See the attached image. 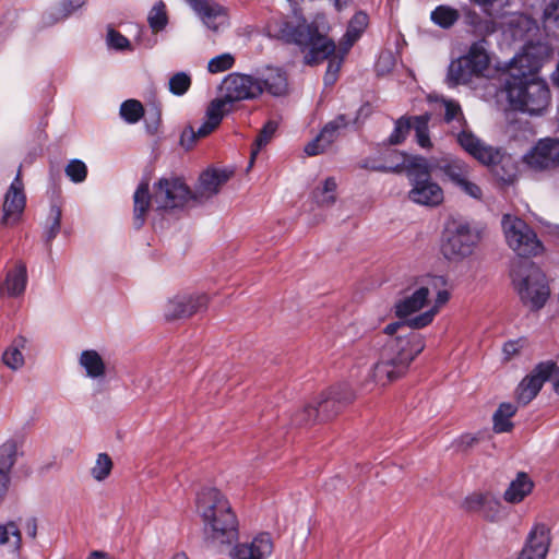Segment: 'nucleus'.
<instances>
[{"label": "nucleus", "mask_w": 559, "mask_h": 559, "mask_svg": "<svg viewBox=\"0 0 559 559\" xmlns=\"http://www.w3.org/2000/svg\"><path fill=\"white\" fill-rule=\"evenodd\" d=\"M508 246L520 257L537 255L543 245L535 231L521 218L504 214L501 219Z\"/></svg>", "instance_id": "obj_9"}, {"label": "nucleus", "mask_w": 559, "mask_h": 559, "mask_svg": "<svg viewBox=\"0 0 559 559\" xmlns=\"http://www.w3.org/2000/svg\"><path fill=\"white\" fill-rule=\"evenodd\" d=\"M353 0H333L334 8L337 11H342L344 8L348 7Z\"/></svg>", "instance_id": "obj_62"}, {"label": "nucleus", "mask_w": 559, "mask_h": 559, "mask_svg": "<svg viewBox=\"0 0 559 559\" xmlns=\"http://www.w3.org/2000/svg\"><path fill=\"white\" fill-rule=\"evenodd\" d=\"M526 17L522 16V15H516V14H511L508 16V24L509 25H520L522 24L523 22H526Z\"/></svg>", "instance_id": "obj_61"}, {"label": "nucleus", "mask_w": 559, "mask_h": 559, "mask_svg": "<svg viewBox=\"0 0 559 559\" xmlns=\"http://www.w3.org/2000/svg\"><path fill=\"white\" fill-rule=\"evenodd\" d=\"M199 136L197 135L193 128H186L180 136V144L187 150L191 148Z\"/></svg>", "instance_id": "obj_55"}, {"label": "nucleus", "mask_w": 559, "mask_h": 559, "mask_svg": "<svg viewBox=\"0 0 559 559\" xmlns=\"http://www.w3.org/2000/svg\"><path fill=\"white\" fill-rule=\"evenodd\" d=\"M25 202L26 198L23 191V182L20 174H17L4 197L1 224L5 226L16 224L25 209Z\"/></svg>", "instance_id": "obj_19"}, {"label": "nucleus", "mask_w": 559, "mask_h": 559, "mask_svg": "<svg viewBox=\"0 0 559 559\" xmlns=\"http://www.w3.org/2000/svg\"><path fill=\"white\" fill-rule=\"evenodd\" d=\"M408 198L416 204L436 207L443 202L444 193L439 183L432 181L430 177H417L412 179V189L408 191Z\"/></svg>", "instance_id": "obj_18"}, {"label": "nucleus", "mask_w": 559, "mask_h": 559, "mask_svg": "<svg viewBox=\"0 0 559 559\" xmlns=\"http://www.w3.org/2000/svg\"><path fill=\"white\" fill-rule=\"evenodd\" d=\"M217 127L218 124L205 118V121L200 126L195 133L199 138H204L213 132Z\"/></svg>", "instance_id": "obj_58"}, {"label": "nucleus", "mask_w": 559, "mask_h": 559, "mask_svg": "<svg viewBox=\"0 0 559 559\" xmlns=\"http://www.w3.org/2000/svg\"><path fill=\"white\" fill-rule=\"evenodd\" d=\"M506 92L514 109L530 115H540L550 102L548 85L537 78L523 80L512 73V80L506 81Z\"/></svg>", "instance_id": "obj_7"}, {"label": "nucleus", "mask_w": 559, "mask_h": 559, "mask_svg": "<svg viewBox=\"0 0 559 559\" xmlns=\"http://www.w3.org/2000/svg\"><path fill=\"white\" fill-rule=\"evenodd\" d=\"M368 25V15L364 12H357L349 21L347 31L344 35L346 49L353 46V44L361 36L365 28Z\"/></svg>", "instance_id": "obj_36"}, {"label": "nucleus", "mask_w": 559, "mask_h": 559, "mask_svg": "<svg viewBox=\"0 0 559 559\" xmlns=\"http://www.w3.org/2000/svg\"><path fill=\"white\" fill-rule=\"evenodd\" d=\"M548 368L549 367L540 366L539 364L520 382L516 389V399L519 403L526 405L538 394L545 382L543 372Z\"/></svg>", "instance_id": "obj_24"}, {"label": "nucleus", "mask_w": 559, "mask_h": 559, "mask_svg": "<svg viewBox=\"0 0 559 559\" xmlns=\"http://www.w3.org/2000/svg\"><path fill=\"white\" fill-rule=\"evenodd\" d=\"M112 461L107 453H99L94 466L91 468L92 477L97 481L105 480L111 473Z\"/></svg>", "instance_id": "obj_43"}, {"label": "nucleus", "mask_w": 559, "mask_h": 559, "mask_svg": "<svg viewBox=\"0 0 559 559\" xmlns=\"http://www.w3.org/2000/svg\"><path fill=\"white\" fill-rule=\"evenodd\" d=\"M79 366L86 378L103 381L106 378L107 366L103 356L95 349L82 350L78 358Z\"/></svg>", "instance_id": "obj_25"}, {"label": "nucleus", "mask_w": 559, "mask_h": 559, "mask_svg": "<svg viewBox=\"0 0 559 559\" xmlns=\"http://www.w3.org/2000/svg\"><path fill=\"white\" fill-rule=\"evenodd\" d=\"M428 116L413 117V129L415 131L416 142L423 148H430L432 146L428 133Z\"/></svg>", "instance_id": "obj_42"}, {"label": "nucleus", "mask_w": 559, "mask_h": 559, "mask_svg": "<svg viewBox=\"0 0 559 559\" xmlns=\"http://www.w3.org/2000/svg\"><path fill=\"white\" fill-rule=\"evenodd\" d=\"M478 240V234L467 222L452 221L444 233L442 254L450 261H461L473 253Z\"/></svg>", "instance_id": "obj_10"}, {"label": "nucleus", "mask_w": 559, "mask_h": 559, "mask_svg": "<svg viewBox=\"0 0 559 559\" xmlns=\"http://www.w3.org/2000/svg\"><path fill=\"white\" fill-rule=\"evenodd\" d=\"M460 145L479 163L491 167L493 173L503 182H511L515 169L510 156L504 155L500 150L485 144L469 131H462L457 134Z\"/></svg>", "instance_id": "obj_8"}, {"label": "nucleus", "mask_w": 559, "mask_h": 559, "mask_svg": "<svg viewBox=\"0 0 559 559\" xmlns=\"http://www.w3.org/2000/svg\"><path fill=\"white\" fill-rule=\"evenodd\" d=\"M550 546V531L545 524H536L530 532L518 559H546Z\"/></svg>", "instance_id": "obj_21"}, {"label": "nucleus", "mask_w": 559, "mask_h": 559, "mask_svg": "<svg viewBox=\"0 0 559 559\" xmlns=\"http://www.w3.org/2000/svg\"><path fill=\"white\" fill-rule=\"evenodd\" d=\"M436 293L433 305L427 311L408 319V325L413 329H423L429 325L440 309L449 301V284L444 276L427 275L423 277L418 287L396 304V316L406 318L424 308L428 302V296Z\"/></svg>", "instance_id": "obj_3"}, {"label": "nucleus", "mask_w": 559, "mask_h": 559, "mask_svg": "<svg viewBox=\"0 0 559 559\" xmlns=\"http://www.w3.org/2000/svg\"><path fill=\"white\" fill-rule=\"evenodd\" d=\"M407 329H412L408 325V320H406L405 322H395V323H391V324L386 325L385 333L389 335H393V334L397 333L399 331H405Z\"/></svg>", "instance_id": "obj_59"}, {"label": "nucleus", "mask_w": 559, "mask_h": 559, "mask_svg": "<svg viewBox=\"0 0 559 559\" xmlns=\"http://www.w3.org/2000/svg\"><path fill=\"white\" fill-rule=\"evenodd\" d=\"M523 164L533 171H547L559 165V140L542 139L522 157Z\"/></svg>", "instance_id": "obj_12"}, {"label": "nucleus", "mask_w": 559, "mask_h": 559, "mask_svg": "<svg viewBox=\"0 0 559 559\" xmlns=\"http://www.w3.org/2000/svg\"><path fill=\"white\" fill-rule=\"evenodd\" d=\"M466 64L475 72V75L483 74L489 67L488 43L485 39L474 43L467 55L463 57Z\"/></svg>", "instance_id": "obj_27"}, {"label": "nucleus", "mask_w": 559, "mask_h": 559, "mask_svg": "<svg viewBox=\"0 0 559 559\" xmlns=\"http://www.w3.org/2000/svg\"><path fill=\"white\" fill-rule=\"evenodd\" d=\"M424 348L423 337L415 332L399 334L391 338L383 347L379 361L369 370L370 381L379 385H386L401 378Z\"/></svg>", "instance_id": "obj_2"}, {"label": "nucleus", "mask_w": 559, "mask_h": 559, "mask_svg": "<svg viewBox=\"0 0 559 559\" xmlns=\"http://www.w3.org/2000/svg\"><path fill=\"white\" fill-rule=\"evenodd\" d=\"M168 85L174 95L181 96L189 90L191 79L187 73L178 72L169 79Z\"/></svg>", "instance_id": "obj_49"}, {"label": "nucleus", "mask_w": 559, "mask_h": 559, "mask_svg": "<svg viewBox=\"0 0 559 559\" xmlns=\"http://www.w3.org/2000/svg\"><path fill=\"white\" fill-rule=\"evenodd\" d=\"M341 66H342V59H337L335 57L331 58L329 60V64H328L326 71H332V73L338 74Z\"/></svg>", "instance_id": "obj_60"}, {"label": "nucleus", "mask_w": 559, "mask_h": 559, "mask_svg": "<svg viewBox=\"0 0 559 559\" xmlns=\"http://www.w3.org/2000/svg\"><path fill=\"white\" fill-rule=\"evenodd\" d=\"M460 12L455 8L440 4L430 13L431 22L443 29L451 28L459 20Z\"/></svg>", "instance_id": "obj_32"}, {"label": "nucleus", "mask_w": 559, "mask_h": 559, "mask_svg": "<svg viewBox=\"0 0 559 559\" xmlns=\"http://www.w3.org/2000/svg\"><path fill=\"white\" fill-rule=\"evenodd\" d=\"M231 103L224 96L212 100L206 109L205 118L218 124L222 122L224 116L229 111Z\"/></svg>", "instance_id": "obj_41"}, {"label": "nucleus", "mask_w": 559, "mask_h": 559, "mask_svg": "<svg viewBox=\"0 0 559 559\" xmlns=\"http://www.w3.org/2000/svg\"><path fill=\"white\" fill-rule=\"evenodd\" d=\"M195 511L203 534L213 545H230L238 539L239 522L228 498L217 488H203L195 498Z\"/></svg>", "instance_id": "obj_1"}, {"label": "nucleus", "mask_w": 559, "mask_h": 559, "mask_svg": "<svg viewBox=\"0 0 559 559\" xmlns=\"http://www.w3.org/2000/svg\"><path fill=\"white\" fill-rule=\"evenodd\" d=\"M23 530L29 538L35 539L38 530L37 519L34 516L27 518L23 523Z\"/></svg>", "instance_id": "obj_56"}, {"label": "nucleus", "mask_w": 559, "mask_h": 559, "mask_svg": "<svg viewBox=\"0 0 559 559\" xmlns=\"http://www.w3.org/2000/svg\"><path fill=\"white\" fill-rule=\"evenodd\" d=\"M516 413V406L502 403L493 414V430L498 433L508 432L513 427L511 417Z\"/></svg>", "instance_id": "obj_35"}, {"label": "nucleus", "mask_w": 559, "mask_h": 559, "mask_svg": "<svg viewBox=\"0 0 559 559\" xmlns=\"http://www.w3.org/2000/svg\"><path fill=\"white\" fill-rule=\"evenodd\" d=\"M533 481L525 473H519L504 491L503 498L510 503L521 502L533 489Z\"/></svg>", "instance_id": "obj_30"}, {"label": "nucleus", "mask_w": 559, "mask_h": 559, "mask_svg": "<svg viewBox=\"0 0 559 559\" xmlns=\"http://www.w3.org/2000/svg\"><path fill=\"white\" fill-rule=\"evenodd\" d=\"M85 0H62L59 8V17L64 19L83 7Z\"/></svg>", "instance_id": "obj_53"}, {"label": "nucleus", "mask_w": 559, "mask_h": 559, "mask_svg": "<svg viewBox=\"0 0 559 559\" xmlns=\"http://www.w3.org/2000/svg\"><path fill=\"white\" fill-rule=\"evenodd\" d=\"M465 510L477 512L489 521H496L500 516L501 504L491 492H473L463 502Z\"/></svg>", "instance_id": "obj_22"}, {"label": "nucleus", "mask_w": 559, "mask_h": 559, "mask_svg": "<svg viewBox=\"0 0 559 559\" xmlns=\"http://www.w3.org/2000/svg\"><path fill=\"white\" fill-rule=\"evenodd\" d=\"M522 348L521 341H509L503 345L502 353L504 360H510L516 356Z\"/></svg>", "instance_id": "obj_54"}, {"label": "nucleus", "mask_w": 559, "mask_h": 559, "mask_svg": "<svg viewBox=\"0 0 559 559\" xmlns=\"http://www.w3.org/2000/svg\"><path fill=\"white\" fill-rule=\"evenodd\" d=\"M337 79V74L332 73V71H326L324 75L325 85H332L335 83Z\"/></svg>", "instance_id": "obj_63"}, {"label": "nucleus", "mask_w": 559, "mask_h": 559, "mask_svg": "<svg viewBox=\"0 0 559 559\" xmlns=\"http://www.w3.org/2000/svg\"><path fill=\"white\" fill-rule=\"evenodd\" d=\"M329 28L325 15L318 14L310 24L305 20L295 27H290L287 24L283 29V36L286 37L287 41L301 47H309L305 61L307 64L312 66L328 59L335 51L334 41L323 34Z\"/></svg>", "instance_id": "obj_5"}, {"label": "nucleus", "mask_w": 559, "mask_h": 559, "mask_svg": "<svg viewBox=\"0 0 559 559\" xmlns=\"http://www.w3.org/2000/svg\"><path fill=\"white\" fill-rule=\"evenodd\" d=\"M234 171L227 168H209L199 177L195 193L192 195L198 202L209 200L217 194L221 188L231 178Z\"/></svg>", "instance_id": "obj_16"}, {"label": "nucleus", "mask_w": 559, "mask_h": 559, "mask_svg": "<svg viewBox=\"0 0 559 559\" xmlns=\"http://www.w3.org/2000/svg\"><path fill=\"white\" fill-rule=\"evenodd\" d=\"M87 559H108L107 555L102 551H93Z\"/></svg>", "instance_id": "obj_64"}, {"label": "nucleus", "mask_w": 559, "mask_h": 559, "mask_svg": "<svg viewBox=\"0 0 559 559\" xmlns=\"http://www.w3.org/2000/svg\"><path fill=\"white\" fill-rule=\"evenodd\" d=\"M466 63L463 57L451 62L448 72V82L450 85L466 84L472 80L475 72Z\"/></svg>", "instance_id": "obj_34"}, {"label": "nucleus", "mask_w": 559, "mask_h": 559, "mask_svg": "<svg viewBox=\"0 0 559 559\" xmlns=\"http://www.w3.org/2000/svg\"><path fill=\"white\" fill-rule=\"evenodd\" d=\"M456 187L464 192L466 195L475 199L480 200L483 198V190L481 188L474 182L471 177H466L461 182L456 185Z\"/></svg>", "instance_id": "obj_51"}, {"label": "nucleus", "mask_w": 559, "mask_h": 559, "mask_svg": "<svg viewBox=\"0 0 559 559\" xmlns=\"http://www.w3.org/2000/svg\"><path fill=\"white\" fill-rule=\"evenodd\" d=\"M119 114L127 123L134 124L143 117L144 108L139 100L128 99L121 104Z\"/></svg>", "instance_id": "obj_40"}, {"label": "nucleus", "mask_w": 559, "mask_h": 559, "mask_svg": "<svg viewBox=\"0 0 559 559\" xmlns=\"http://www.w3.org/2000/svg\"><path fill=\"white\" fill-rule=\"evenodd\" d=\"M190 198L192 195L188 186L177 177L159 179L153 186L152 195L148 193V185L141 183L133 195L135 227L143 226L150 205L158 211L175 209L182 206Z\"/></svg>", "instance_id": "obj_4"}, {"label": "nucleus", "mask_w": 559, "mask_h": 559, "mask_svg": "<svg viewBox=\"0 0 559 559\" xmlns=\"http://www.w3.org/2000/svg\"><path fill=\"white\" fill-rule=\"evenodd\" d=\"M436 169L443 173L454 186L472 176L471 167L459 158L443 157L436 160Z\"/></svg>", "instance_id": "obj_26"}, {"label": "nucleus", "mask_w": 559, "mask_h": 559, "mask_svg": "<svg viewBox=\"0 0 559 559\" xmlns=\"http://www.w3.org/2000/svg\"><path fill=\"white\" fill-rule=\"evenodd\" d=\"M461 114L459 104L454 102H445V120H454Z\"/></svg>", "instance_id": "obj_57"}, {"label": "nucleus", "mask_w": 559, "mask_h": 559, "mask_svg": "<svg viewBox=\"0 0 559 559\" xmlns=\"http://www.w3.org/2000/svg\"><path fill=\"white\" fill-rule=\"evenodd\" d=\"M147 23L153 33L162 32L168 25V14L166 4L159 0L154 3L147 14Z\"/></svg>", "instance_id": "obj_37"}, {"label": "nucleus", "mask_w": 559, "mask_h": 559, "mask_svg": "<svg viewBox=\"0 0 559 559\" xmlns=\"http://www.w3.org/2000/svg\"><path fill=\"white\" fill-rule=\"evenodd\" d=\"M543 25L548 35L559 38V0H552L546 5Z\"/></svg>", "instance_id": "obj_38"}, {"label": "nucleus", "mask_w": 559, "mask_h": 559, "mask_svg": "<svg viewBox=\"0 0 559 559\" xmlns=\"http://www.w3.org/2000/svg\"><path fill=\"white\" fill-rule=\"evenodd\" d=\"M66 174L73 182L79 183L85 180L87 168L82 160L72 159L66 167Z\"/></svg>", "instance_id": "obj_50"}, {"label": "nucleus", "mask_w": 559, "mask_h": 559, "mask_svg": "<svg viewBox=\"0 0 559 559\" xmlns=\"http://www.w3.org/2000/svg\"><path fill=\"white\" fill-rule=\"evenodd\" d=\"M257 80L261 82L263 92L265 91L273 96H281L287 91L285 73L277 68H267Z\"/></svg>", "instance_id": "obj_28"}, {"label": "nucleus", "mask_w": 559, "mask_h": 559, "mask_svg": "<svg viewBox=\"0 0 559 559\" xmlns=\"http://www.w3.org/2000/svg\"><path fill=\"white\" fill-rule=\"evenodd\" d=\"M235 64V57L225 52L212 58L207 63V71L210 73H221L231 69Z\"/></svg>", "instance_id": "obj_46"}, {"label": "nucleus", "mask_w": 559, "mask_h": 559, "mask_svg": "<svg viewBox=\"0 0 559 559\" xmlns=\"http://www.w3.org/2000/svg\"><path fill=\"white\" fill-rule=\"evenodd\" d=\"M206 29L221 34L230 26L228 10L215 0H185Z\"/></svg>", "instance_id": "obj_11"}, {"label": "nucleus", "mask_w": 559, "mask_h": 559, "mask_svg": "<svg viewBox=\"0 0 559 559\" xmlns=\"http://www.w3.org/2000/svg\"><path fill=\"white\" fill-rule=\"evenodd\" d=\"M277 130V123L275 121H267L264 127L261 129L259 135L255 139L254 147L251 151V162L250 165H252L253 159L258 155L259 151L265 146L273 135L275 134Z\"/></svg>", "instance_id": "obj_44"}, {"label": "nucleus", "mask_w": 559, "mask_h": 559, "mask_svg": "<svg viewBox=\"0 0 559 559\" xmlns=\"http://www.w3.org/2000/svg\"><path fill=\"white\" fill-rule=\"evenodd\" d=\"M0 546H8L15 554L21 551L22 534L15 522L0 523Z\"/></svg>", "instance_id": "obj_31"}, {"label": "nucleus", "mask_w": 559, "mask_h": 559, "mask_svg": "<svg viewBox=\"0 0 559 559\" xmlns=\"http://www.w3.org/2000/svg\"><path fill=\"white\" fill-rule=\"evenodd\" d=\"M411 129H413V118H400L396 120L394 130L389 136V142L391 144H400L405 140Z\"/></svg>", "instance_id": "obj_47"}, {"label": "nucleus", "mask_w": 559, "mask_h": 559, "mask_svg": "<svg viewBox=\"0 0 559 559\" xmlns=\"http://www.w3.org/2000/svg\"><path fill=\"white\" fill-rule=\"evenodd\" d=\"M540 366L550 367L547 370H544L543 378H545V381H551L555 392L559 394V368L551 361L542 362Z\"/></svg>", "instance_id": "obj_52"}, {"label": "nucleus", "mask_w": 559, "mask_h": 559, "mask_svg": "<svg viewBox=\"0 0 559 559\" xmlns=\"http://www.w3.org/2000/svg\"><path fill=\"white\" fill-rule=\"evenodd\" d=\"M543 50L540 45H525L510 61L508 80H512V73H516L523 80L536 78L535 73L542 66Z\"/></svg>", "instance_id": "obj_14"}, {"label": "nucleus", "mask_w": 559, "mask_h": 559, "mask_svg": "<svg viewBox=\"0 0 559 559\" xmlns=\"http://www.w3.org/2000/svg\"><path fill=\"white\" fill-rule=\"evenodd\" d=\"M209 297L205 294L177 295L167 300L164 306V316L167 320L190 317L207 306Z\"/></svg>", "instance_id": "obj_15"}, {"label": "nucleus", "mask_w": 559, "mask_h": 559, "mask_svg": "<svg viewBox=\"0 0 559 559\" xmlns=\"http://www.w3.org/2000/svg\"><path fill=\"white\" fill-rule=\"evenodd\" d=\"M274 550L273 538L269 533H259L251 540L237 544L231 559H267Z\"/></svg>", "instance_id": "obj_17"}, {"label": "nucleus", "mask_w": 559, "mask_h": 559, "mask_svg": "<svg viewBox=\"0 0 559 559\" xmlns=\"http://www.w3.org/2000/svg\"><path fill=\"white\" fill-rule=\"evenodd\" d=\"M26 345L27 338L23 335H17L4 350L2 361L9 369L16 371L24 366L25 359L22 352Z\"/></svg>", "instance_id": "obj_29"}, {"label": "nucleus", "mask_w": 559, "mask_h": 559, "mask_svg": "<svg viewBox=\"0 0 559 559\" xmlns=\"http://www.w3.org/2000/svg\"><path fill=\"white\" fill-rule=\"evenodd\" d=\"M436 160L437 159H433L431 163H429L425 157L421 156L411 157L406 164L411 180L416 179L417 177H430L431 170L436 169Z\"/></svg>", "instance_id": "obj_39"}, {"label": "nucleus", "mask_w": 559, "mask_h": 559, "mask_svg": "<svg viewBox=\"0 0 559 559\" xmlns=\"http://www.w3.org/2000/svg\"><path fill=\"white\" fill-rule=\"evenodd\" d=\"M336 190L335 178L329 177L313 190V200L320 206H331L336 201Z\"/></svg>", "instance_id": "obj_33"}, {"label": "nucleus", "mask_w": 559, "mask_h": 559, "mask_svg": "<svg viewBox=\"0 0 559 559\" xmlns=\"http://www.w3.org/2000/svg\"><path fill=\"white\" fill-rule=\"evenodd\" d=\"M512 286L520 300L531 310H539L550 296L544 272L531 261H519L511 270Z\"/></svg>", "instance_id": "obj_6"}, {"label": "nucleus", "mask_w": 559, "mask_h": 559, "mask_svg": "<svg viewBox=\"0 0 559 559\" xmlns=\"http://www.w3.org/2000/svg\"><path fill=\"white\" fill-rule=\"evenodd\" d=\"M348 124L349 119L345 115H338L325 123L317 138L305 146L306 154L314 156L325 152Z\"/></svg>", "instance_id": "obj_20"}, {"label": "nucleus", "mask_w": 559, "mask_h": 559, "mask_svg": "<svg viewBox=\"0 0 559 559\" xmlns=\"http://www.w3.org/2000/svg\"><path fill=\"white\" fill-rule=\"evenodd\" d=\"M61 209L58 205H51L48 215V226L45 230V237L48 242L57 237L61 227Z\"/></svg>", "instance_id": "obj_45"}, {"label": "nucleus", "mask_w": 559, "mask_h": 559, "mask_svg": "<svg viewBox=\"0 0 559 559\" xmlns=\"http://www.w3.org/2000/svg\"><path fill=\"white\" fill-rule=\"evenodd\" d=\"M27 285V270L23 262H16L8 269L3 278L0 280V297L22 296Z\"/></svg>", "instance_id": "obj_23"}, {"label": "nucleus", "mask_w": 559, "mask_h": 559, "mask_svg": "<svg viewBox=\"0 0 559 559\" xmlns=\"http://www.w3.org/2000/svg\"><path fill=\"white\" fill-rule=\"evenodd\" d=\"M106 44L110 49H115V50H130L131 49L130 40L122 34L117 32L115 28H112L111 26H109L107 28Z\"/></svg>", "instance_id": "obj_48"}, {"label": "nucleus", "mask_w": 559, "mask_h": 559, "mask_svg": "<svg viewBox=\"0 0 559 559\" xmlns=\"http://www.w3.org/2000/svg\"><path fill=\"white\" fill-rule=\"evenodd\" d=\"M224 96L231 104L238 100L253 99L263 93L261 82L257 78L242 73H230L222 83Z\"/></svg>", "instance_id": "obj_13"}]
</instances>
